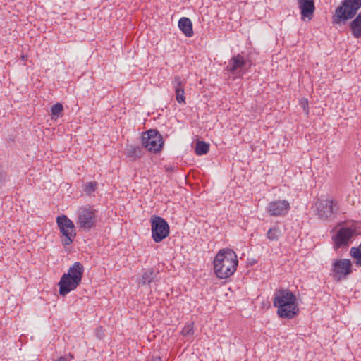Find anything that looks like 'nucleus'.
Segmentation results:
<instances>
[{
	"label": "nucleus",
	"instance_id": "f257e3e1",
	"mask_svg": "<svg viewBox=\"0 0 361 361\" xmlns=\"http://www.w3.org/2000/svg\"><path fill=\"white\" fill-rule=\"evenodd\" d=\"M273 305L277 307V314L283 319H293L299 313V307L295 294L287 288L276 290Z\"/></svg>",
	"mask_w": 361,
	"mask_h": 361
},
{
	"label": "nucleus",
	"instance_id": "f03ea898",
	"mask_svg": "<svg viewBox=\"0 0 361 361\" xmlns=\"http://www.w3.org/2000/svg\"><path fill=\"white\" fill-rule=\"evenodd\" d=\"M238 260L231 249L219 251L214 260V269L216 276L221 279L231 276L236 271Z\"/></svg>",
	"mask_w": 361,
	"mask_h": 361
},
{
	"label": "nucleus",
	"instance_id": "7ed1b4c3",
	"mask_svg": "<svg viewBox=\"0 0 361 361\" xmlns=\"http://www.w3.org/2000/svg\"><path fill=\"white\" fill-rule=\"evenodd\" d=\"M83 272V265L79 262H74L69 267L68 272L62 275L58 283L59 294L65 296L71 291L75 290L81 283Z\"/></svg>",
	"mask_w": 361,
	"mask_h": 361
},
{
	"label": "nucleus",
	"instance_id": "20e7f679",
	"mask_svg": "<svg viewBox=\"0 0 361 361\" xmlns=\"http://www.w3.org/2000/svg\"><path fill=\"white\" fill-rule=\"evenodd\" d=\"M360 8L361 0H343L341 5L336 8L333 23L344 24L355 16Z\"/></svg>",
	"mask_w": 361,
	"mask_h": 361
},
{
	"label": "nucleus",
	"instance_id": "39448f33",
	"mask_svg": "<svg viewBox=\"0 0 361 361\" xmlns=\"http://www.w3.org/2000/svg\"><path fill=\"white\" fill-rule=\"evenodd\" d=\"M339 209L338 202L332 198L318 200L315 202V214L322 221H334Z\"/></svg>",
	"mask_w": 361,
	"mask_h": 361
},
{
	"label": "nucleus",
	"instance_id": "423d86ee",
	"mask_svg": "<svg viewBox=\"0 0 361 361\" xmlns=\"http://www.w3.org/2000/svg\"><path fill=\"white\" fill-rule=\"evenodd\" d=\"M152 238L155 243H160L170 233V227L162 217L153 215L150 218Z\"/></svg>",
	"mask_w": 361,
	"mask_h": 361
},
{
	"label": "nucleus",
	"instance_id": "0eeeda50",
	"mask_svg": "<svg viewBox=\"0 0 361 361\" xmlns=\"http://www.w3.org/2000/svg\"><path fill=\"white\" fill-rule=\"evenodd\" d=\"M56 222L63 235L62 243L64 245H71L76 236L75 228L73 222L66 215H61L56 218Z\"/></svg>",
	"mask_w": 361,
	"mask_h": 361
},
{
	"label": "nucleus",
	"instance_id": "6e6552de",
	"mask_svg": "<svg viewBox=\"0 0 361 361\" xmlns=\"http://www.w3.org/2000/svg\"><path fill=\"white\" fill-rule=\"evenodd\" d=\"M142 142L147 149L153 152H159L164 144L162 136L158 130L154 129L149 130L143 133Z\"/></svg>",
	"mask_w": 361,
	"mask_h": 361
},
{
	"label": "nucleus",
	"instance_id": "1a4fd4ad",
	"mask_svg": "<svg viewBox=\"0 0 361 361\" xmlns=\"http://www.w3.org/2000/svg\"><path fill=\"white\" fill-rule=\"evenodd\" d=\"M356 235V229L354 226L342 227L333 237L336 249L347 247Z\"/></svg>",
	"mask_w": 361,
	"mask_h": 361
},
{
	"label": "nucleus",
	"instance_id": "9d476101",
	"mask_svg": "<svg viewBox=\"0 0 361 361\" xmlns=\"http://www.w3.org/2000/svg\"><path fill=\"white\" fill-rule=\"evenodd\" d=\"M76 224L80 228L90 231L96 224L95 210L90 207L80 208L78 212Z\"/></svg>",
	"mask_w": 361,
	"mask_h": 361
},
{
	"label": "nucleus",
	"instance_id": "9b49d317",
	"mask_svg": "<svg viewBox=\"0 0 361 361\" xmlns=\"http://www.w3.org/2000/svg\"><path fill=\"white\" fill-rule=\"evenodd\" d=\"M351 267L352 264L350 259H338L333 263L331 271L334 276L340 280L342 276L348 275L352 272Z\"/></svg>",
	"mask_w": 361,
	"mask_h": 361
},
{
	"label": "nucleus",
	"instance_id": "f8f14e48",
	"mask_svg": "<svg viewBox=\"0 0 361 361\" xmlns=\"http://www.w3.org/2000/svg\"><path fill=\"white\" fill-rule=\"evenodd\" d=\"M290 209V204L287 200H277L270 202L267 212L270 216H285Z\"/></svg>",
	"mask_w": 361,
	"mask_h": 361
},
{
	"label": "nucleus",
	"instance_id": "ddd939ff",
	"mask_svg": "<svg viewBox=\"0 0 361 361\" xmlns=\"http://www.w3.org/2000/svg\"><path fill=\"white\" fill-rule=\"evenodd\" d=\"M245 64L246 60L241 54H238L229 60L228 64L226 67V71L231 74L238 75L242 73V70Z\"/></svg>",
	"mask_w": 361,
	"mask_h": 361
},
{
	"label": "nucleus",
	"instance_id": "4468645a",
	"mask_svg": "<svg viewBox=\"0 0 361 361\" xmlns=\"http://www.w3.org/2000/svg\"><path fill=\"white\" fill-rule=\"evenodd\" d=\"M298 8L301 11V19L302 20H310L315 10L314 0H297Z\"/></svg>",
	"mask_w": 361,
	"mask_h": 361
},
{
	"label": "nucleus",
	"instance_id": "2eb2a0df",
	"mask_svg": "<svg viewBox=\"0 0 361 361\" xmlns=\"http://www.w3.org/2000/svg\"><path fill=\"white\" fill-rule=\"evenodd\" d=\"M176 93V99L179 104H185L184 84L179 76H175L172 82Z\"/></svg>",
	"mask_w": 361,
	"mask_h": 361
},
{
	"label": "nucleus",
	"instance_id": "dca6fc26",
	"mask_svg": "<svg viewBox=\"0 0 361 361\" xmlns=\"http://www.w3.org/2000/svg\"><path fill=\"white\" fill-rule=\"evenodd\" d=\"M158 274L159 271L152 268L145 270L137 281L139 286L150 285L157 279Z\"/></svg>",
	"mask_w": 361,
	"mask_h": 361
},
{
	"label": "nucleus",
	"instance_id": "f3484780",
	"mask_svg": "<svg viewBox=\"0 0 361 361\" xmlns=\"http://www.w3.org/2000/svg\"><path fill=\"white\" fill-rule=\"evenodd\" d=\"M178 27L183 33L188 37H191L194 32L192 29V23L190 18L182 17L178 20Z\"/></svg>",
	"mask_w": 361,
	"mask_h": 361
},
{
	"label": "nucleus",
	"instance_id": "a211bd4d",
	"mask_svg": "<svg viewBox=\"0 0 361 361\" xmlns=\"http://www.w3.org/2000/svg\"><path fill=\"white\" fill-rule=\"evenodd\" d=\"M143 153L142 147L138 145H127L125 149V154L133 161L140 158L143 155Z\"/></svg>",
	"mask_w": 361,
	"mask_h": 361
},
{
	"label": "nucleus",
	"instance_id": "6ab92c4d",
	"mask_svg": "<svg viewBox=\"0 0 361 361\" xmlns=\"http://www.w3.org/2000/svg\"><path fill=\"white\" fill-rule=\"evenodd\" d=\"M353 36L359 39L361 37V12L349 24Z\"/></svg>",
	"mask_w": 361,
	"mask_h": 361
},
{
	"label": "nucleus",
	"instance_id": "aec40b11",
	"mask_svg": "<svg viewBox=\"0 0 361 361\" xmlns=\"http://www.w3.org/2000/svg\"><path fill=\"white\" fill-rule=\"evenodd\" d=\"M281 235V231L279 226H274L267 231V238L269 240H278Z\"/></svg>",
	"mask_w": 361,
	"mask_h": 361
},
{
	"label": "nucleus",
	"instance_id": "412c9836",
	"mask_svg": "<svg viewBox=\"0 0 361 361\" xmlns=\"http://www.w3.org/2000/svg\"><path fill=\"white\" fill-rule=\"evenodd\" d=\"M209 149V145L204 141H197L195 146V153L197 155L206 154Z\"/></svg>",
	"mask_w": 361,
	"mask_h": 361
},
{
	"label": "nucleus",
	"instance_id": "4be33fe9",
	"mask_svg": "<svg viewBox=\"0 0 361 361\" xmlns=\"http://www.w3.org/2000/svg\"><path fill=\"white\" fill-rule=\"evenodd\" d=\"M194 323L192 322H188L185 324L181 331V334L184 336H192L194 334Z\"/></svg>",
	"mask_w": 361,
	"mask_h": 361
},
{
	"label": "nucleus",
	"instance_id": "5701e85b",
	"mask_svg": "<svg viewBox=\"0 0 361 361\" xmlns=\"http://www.w3.org/2000/svg\"><path fill=\"white\" fill-rule=\"evenodd\" d=\"M63 106L61 103H56L51 108V113L52 116L59 117L63 115Z\"/></svg>",
	"mask_w": 361,
	"mask_h": 361
},
{
	"label": "nucleus",
	"instance_id": "b1692460",
	"mask_svg": "<svg viewBox=\"0 0 361 361\" xmlns=\"http://www.w3.org/2000/svg\"><path fill=\"white\" fill-rule=\"evenodd\" d=\"M97 183L96 181L88 182L85 184L84 190L87 194H91L97 189Z\"/></svg>",
	"mask_w": 361,
	"mask_h": 361
},
{
	"label": "nucleus",
	"instance_id": "393cba45",
	"mask_svg": "<svg viewBox=\"0 0 361 361\" xmlns=\"http://www.w3.org/2000/svg\"><path fill=\"white\" fill-rule=\"evenodd\" d=\"M73 355L69 353L64 356H61L54 361H71L72 359H73Z\"/></svg>",
	"mask_w": 361,
	"mask_h": 361
},
{
	"label": "nucleus",
	"instance_id": "a878e982",
	"mask_svg": "<svg viewBox=\"0 0 361 361\" xmlns=\"http://www.w3.org/2000/svg\"><path fill=\"white\" fill-rule=\"evenodd\" d=\"M7 175L6 172L0 170V186L2 185L6 179Z\"/></svg>",
	"mask_w": 361,
	"mask_h": 361
},
{
	"label": "nucleus",
	"instance_id": "bb28decb",
	"mask_svg": "<svg viewBox=\"0 0 361 361\" xmlns=\"http://www.w3.org/2000/svg\"><path fill=\"white\" fill-rule=\"evenodd\" d=\"M166 169V171H173V169L171 166H167Z\"/></svg>",
	"mask_w": 361,
	"mask_h": 361
}]
</instances>
